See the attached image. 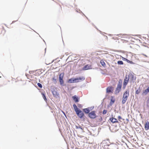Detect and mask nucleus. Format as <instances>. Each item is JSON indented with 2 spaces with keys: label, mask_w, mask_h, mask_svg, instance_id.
<instances>
[{
  "label": "nucleus",
  "mask_w": 149,
  "mask_h": 149,
  "mask_svg": "<svg viewBox=\"0 0 149 149\" xmlns=\"http://www.w3.org/2000/svg\"><path fill=\"white\" fill-rule=\"evenodd\" d=\"M33 71H29V73L30 74H31L32 73Z\"/></svg>",
  "instance_id": "nucleus-30"
},
{
  "label": "nucleus",
  "mask_w": 149,
  "mask_h": 149,
  "mask_svg": "<svg viewBox=\"0 0 149 149\" xmlns=\"http://www.w3.org/2000/svg\"><path fill=\"white\" fill-rule=\"evenodd\" d=\"M130 78V76H128V77H127V76H126L125 77L124 79V81L123 82V87L124 88H125L126 86L128 84V81H129Z\"/></svg>",
  "instance_id": "nucleus-5"
},
{
  "label": "nucleus",
  "mask_w": 149,
  "mask_h": 149,
  "mask_svg": "<svg viewBox=\"0 0 149 149\" xmlns=\"http://www.w3.org/2000/svg\"><path fill=\"white\" fill-rule=\"evenodd\" d=\"M130 81H132L133 82L134 81V76L133 75H131L130 76Z\"/></svg>",
  "instance_id": "nucleus-20"
},
{
  "label": "nucleus",
  "mask_w": 149,
  "mask_h": 149,
  "mask_svg": "<svg viewBox=\"0 0 149 149\" xmlns=\"http://www.w3.org/2000/svg\"><path fill=\"white\" fill-rule=\"evenodd\" d=\"M78 106L79 107H81V105L80 104H78Z\"/></svg>",
  "instance_id": "nucleus-29"
},
{
  "label": "nucleus",
  "mask_w": 149,
  "mask_h": 149,
  "mask_svg": "<svg viewBox=\"0 0 149 149\" xmlns=\"http://www.w3.org/2000/svg\"><path fill=\"white\" fill-rule=\"evenodd\" d=\"M115 101V99L114 98V97L112 96L111 97V101L110 102V104H113Z\"/></svg>",
  "instance_id": "nucleus-12"
},
{
  "label": "nucleus",
  "mask_w": 149,
  "mask_h": 149,
  "mask_svg": "<svg viewBox=\"0 0 149 149\" xmlns=\"http://www.w3.org/2000/svg\"><path fill=\"white\" fill-rule=\"evenodd\" d=\"M145 128L146 130L149 129V123L147 122L145 125Z\"/></svg>",
  "instance_id": "nucleus-11"
},
{
  "label": "nucleus",
  "mask_w": 149,
  "mask_h": 149,
  "mask_svg": "<svg viewBox=\"0 0 149 149\" xmlns=\"http://www.w3.org/2000/svg\"><path fill=\"white\" fill-rule=\"evenodd\" d=\"M59 81L60 84L61 85H63L64 84V81L63 79H59Z\"/></svg>",
  "instance_id": "nucleus-19"
},
{
  "label": "nucleus",
  "mask_w": 149,
  "mask_h": 149,
  "mask_svg": "<svg viewBox=\"0 0 149 149\" xmlns=\"http://www.w3.org/2000/svg\"><path fill=\"white\" fill-rule=\"evenodd\" d=\"M89 117L91 118H95L96 117V114H95V111H91L88 114Z\"/></svg>",
  "instance_id": "nucleus-3"
},
{
  "label": "nucleus",
  "mask_w": 149,
  "mask_h": 149,
  "mask_svg": "<svg viewBox=\"0 0 149 149\" xmlns=\"http://www.w3.org/2000/svg\"><path fill=\"white\" fill-rule=\"evenodd\" d=\"M118 120L120 121V119H122V118H121V117L120 116H118Z\"/></svg>",
  "instance_id": "nucleus-27"
},
{
  "label": "nucleus",
  "mask_w": 149,
  "mask_h": 149,
  "mask_svg": "<svg viewBox=\"0 0 149 149\" xmlns=\"http://www.w3.org/2000/svg\"><path fill=\"white\" fill-rule=\"evenodd\" d=\"M73 106L74 107V110H75V111L76 112V111H78L79 110L78 109L77 106L75 104H74L73 105Z\"/></svg>",
  "instance_id": "nucleus-14"
},
{
  "label": "nucleus",
  "mask_w": 149,
  "mask_h": 149,
  "mask_svg": "<svg viewBox=\"0 0 149 149\" xmlns=\"http://www.w3.org/2000/svg\"><path fill=\"white\" fill-rule=\"evenodd\" d=\"M52 81H53L54 82H56V79H55V77H53L52 79Z\"/></svg>",
  "instance_id": "nucleus-25"
},
{
  "label": "nucleus",
  "mask_w": 149,
  "mask_h": 149,
  "mask_svg": "<svg viewBox=\"0 0 149 149\" xmlns=\"http://www.w3.org/2000/svg\"><path fill=\"white\" fill-rule=\"evenodd\" d=\"M118 64L119 65H123V62L122 61H118Z\"/></svg>",
  "instance_id": "nucleus-22"
},
{
  "label": "nucleus",
  "mask_w": 149,
  "mask_h": 149,
  "mask_svg": "<svg viewBox=\"0 0 149 149\" xmlns=\"http://www.w3.org/2000/svg\"><path fill=\"white\" fill-rule=\"evenodd\" d=\"M100 63L103 66L105 67V63L103 60H101L100 61Z\"/></svg>",
  "instance_id": "nucleus-18"
},
{
  "label": "nucleus",
  "mask_w": 149,
  "mask_h": 149,
  "mask_svg": "<svg viewBox=\"0 0 149 149\" xmlns=\"http://www.w3.org/2000/svg\"><path fill=\"white\" fill-rule=\"evenodd\" d=\"M43 98H44V99H45V100H46L47 99H46V97L45 96V95L44 94H43Z\"/></svg>",
  "instance_id": "nucleus-28"
},
{
  "label": "nucleus",
  "mask_w": 149,
  "mask_h": 149,
  "mask_svg": "<svg viewBox=\"0 0 149 149\" xmlns=\"http://www.w3.org/2000/svg\"><path fill=\"white\" fill-rule=\"evenodd\" d=\"M76 113L78 116L80 118H82L84 116V113L80 110L76 111Z\"/></svg>",
  "instance_id": "nucleus-6"
},
{
  "label": "nucleus",
  "mask_w": 149,
  "mask_h": 149,
  "mask_svg": "<svg viewBox=\"0 0 149 149\" xmlns=\"http://www.w3.org/2000/svg\"><path fill=\"white\" fill-rule=\"evenodd\" d=\"M37 85L40 88H42V86L40 83H38L37 84Z\"/></svg>",
  "instance_id": "nucleus-24"
},
{
  "label": "nucleus",
  "mask_w": 149,
  "mask_h": 149,
  "mask_svg": "<svg viewBox=\"0 0 149 149\" xmlns=\"http://www.w3.org/2000/svg\"><path fill=\"white\" fill-rule=\"evenodd\" d=\"M110 120L111 122L113 123H118V121L115 118H110Z\"/></svg>",
  "instance_id": "nucleus-10"
},
{
  "label": "nucleus",
  "mask_w": 149,
  "mask_h": 149,
  "mask_svg": "<svg viewBox=\"0 0 149 149\" xmlns=\"http://www.w3.org/2000/svg\"><path fill=\"white\" fill-rule=\"evenodd\" d=\"M83 111L85 113H88L90 112V110L89 109L86 108L83 109Z\"/></svg>",
  "instance_id": "nucleus-16"
},
{
  "label": "nucleus",
  "mask_w": 149,
  "mask_h": 149,
  "mask_svg": "<svg viewBox=\"0 0 149 149\" xmlns=\"http://www.w3.org/2000/svg\"><path fill=\"white\" fill-rule=\"evenodd\" d=\"M73 80H74V79L71 78L68 80V82L70 83H74V82H72Z\"/></svg>",
  "instance_id": "nucleus-21"
},
{
  "label": "nucleus",
  "mask_w": 149,
  "mask_h": 149,
  "mask_svg": "<svg viewBox=\"0 0 149 149\" xmlns=\"http://www.w3.org/2000/svg\"><path fill=\"white\" fill-rule=\"evenodd\" d=\"M122 85L120 84H118L115 92L116 94H117L121 91Z\"/></svg>",
  "instance_id": "nucleus-4"
},
{
  "label": "nucleus",
  "mask_w": 149,
  "mask_h": 149,
  "mask_svg": "<svg viewBox=\"0 0 149 149\" xmlns=\"http://www.w3.org/2000/svg\"><path fill=\"white\" fill-rule=\"evenodd\" d=\"M141 91V89L139 87L138 89L136 90L135 93L137 94H139L140 93Z\"/></svg>",
  "instance_id": "nucleus-17"
},
{
  "label": "nucleus",
  "mask_w": 149,
  "mask_h": 149,
  "mask_svg": "<svg viewBox=\"0 0 149 149\" xmlns=\"http://www.w3.org/2000/svg\"><path fill=\"white\" fill-rule=\"evenodd\" d=\"M107 111L106 110H104L103 112V114H105L107 113Z\"/></svg>",
  "instance_id": "nucleus-26"
},
{
  "label": "nucleus",
  "mask_w": 149,
  "mask_h": 149,
  "mask_svg": "<svg viewBox=\"0 0 149 149\" xmlns=\"http://www.w3.org/2000/svg\"><path fill=\"white\" fill-rule=\"evenodd\" d=\"M126 60V61H127V62L128 63H129L131 64H134V63H133L132 61H130V60L127 59H125Z\"/></svg>",
  "instance_id": "nucleus-23"
},
{
  "label": "nucleus",
  "mask_w": 149,
  "mask_h": 149,
  "mask_svg": "<svg viewBox=\"0 0 149 149\" xmlns=\"http://www.w3.org/2000/svg\"><path fill=\"white\" fill-rule=\"evenodd\" d=\"M92 69L91 66V65H87L85 66L83 68L82 70H85Z\"/></svg>",
  "instance_id": "nucleus-8"
},
{
  "label": "nucleus",
  "mask_w": 149,
  "mask_h": 149,
  "mask_svg": "<svg viewBox=\"0 0 149 149\" xmlns=\"http://www.w3.org/2000/svg\"><path fill=\"white\" fill-rule=\"evenodd\" d=\"M149 92V86L146 90L143 91L142 93V95H146Z\"/></svg>",
  "instance_id": "nucleus-9"
},
{
  "label": "nucleus",
  "mask_w": 149,
  "mask_h": 149,
  "mask_svg": "<svg viewBox=\"0 0 149 149\" xmlns=\"http://www.w3.org/2000/svg\"><path fill=\"white\" fill-rule=\"evenodd\" d=\"M113 88L112 86H109L107 87L106 89V92L107 93H113Z\"/></svg>",
  "instance_id": "nucleus-7"
},
{
  "label": "nucleus",
  "mask_w": 149,
  "mask_h": 149,
  "mask_svg": "<svg viewBox=\"0 0 149 149\" xmlns=\"http://www.w3.org/2000/svg\"><path fill=\"white\" fill-rule=\"evenodd\" d=\"M85 78L84 77H79V78L74 79V80L72 82L74 83H77L84 80Z\"/></svg>",
  "instance_id": "nucleus-2"
},
{
  "label": "nucleus",
  "mask_w": 149,
  "mask_h": 149,
  "mask_svg": "<svg viewBox=\"0 0 149 149\" xmlns=\"http://www.w3.org/2000/svg\"><path fill=\"white\" fill-rule=\"evenodd\" d=\"M129 90H127L124 93L122 100V103L123 104H124L127 100L129 95Z\"/></svg>",
  "instance_id": "nucleus-1"
},
{
  "label": "nucleus",
  "mask_w": 149,
  "mask_h": 149,
  "mask_svg": "<svg viewBox=\"0 0 149 149\" xmlns=\"http://www.w3.org/2000/svg\"><path fill=\"white\" fill-rule=\"evenodd\" d=\"M64 76V73H61L60 74L59 77V79H63Z\"/></svg>",
  "instance_id": "nucleus-15"
},
{
  "label": "nucleus",
  "mask_w": 149,
  "mask_h": 149,
  "mask_svg": "<svg viewBox=\"0 0 149 149\" xmlns=\"http://www.w3.org/2000/svg\"><path fill=\"white\" fill-rule=\"evenodd\" d=\"M72 98L75 102H78L79 100L78 99V97L76 96V95L72 97Z\"/></svg>",
  "instance_id": "nucleus-13"
}]
</instances>
